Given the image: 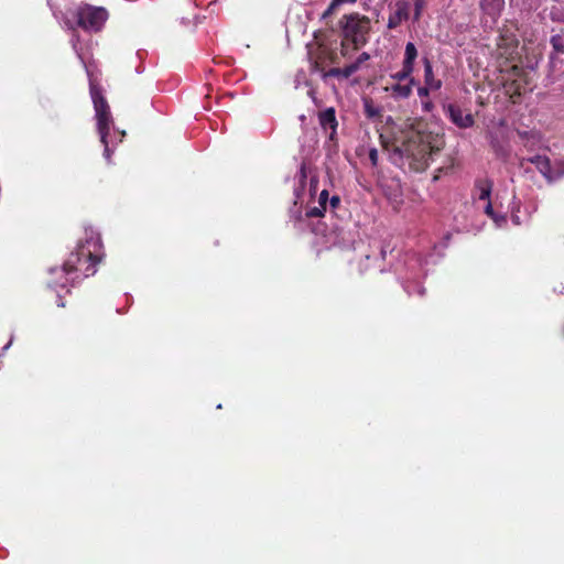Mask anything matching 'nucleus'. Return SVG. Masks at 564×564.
<instances>
[{"label": "nucleus", "instance_id": "26", "mask_svg": "<svg viewBox=\"0 0 564 564\" xmlns=\"http://www.w3.org/2000/svg\"><path fill=\"white\" fill-rule=\"evenodd\" d=\"M430 90H432L431 87H429L427 85H424V86L417 88V95L422 99L427 98L430 95Z\"/></svg>", "mask_w": 564, "mask_h": 564}, {"label": "nucleus", "instance_id": "27", "mask_svg": "<svg viewBox=\"0 0 564 564\" xmlns=\"http://www.w3.org/2000/svg\"><path fill=\"white\" fill-rule=\"evenodd\" d=\"M485 214L488 215L490 218H492L495 221H498V218L494 212V208H492V205H491V202H487V205L485 207Z\"/></svg>", "mask_w": 564, "mask_h": 564}, {"label": "nucleus", "instance_id": "30", "mask_svg": "<svg viewBox=\"0 0 564 564\" xmlns=\"http://www.w3.org/2000/svg\"><path fill=\"white\" fill-rule=\"evenodd\" d=\"M369 159L373 165L377 164L378 161V151L376 149H371L369 152Z\"/></svg>", "mask_w": 564, "mask_h": 564}, {"label": "nucleus", "instance_id": "1", "mask_svg": "<svg viewBox=\"0 0 564 564\" xmlns=\"http://www.w3.org/2000/svg\"><path fill=\"white\" fill-rule=\"evenodd\" d=\"M97 249L98 242L94 239H87L84 243H79L61 269L53 268L50 270V273L58 279L50 281L48 285L66 288L70 280L74 282L94 275L96 267L100 262Z\"/></svg>", "mask_w": 564, "mask_h": 564}, {"label": "nucleus", "instance_id": "5", "mask_svg": "<svg viewBox=\"0 0 564 564\" xmlns=\"http://www.w3.org/2000/svg\"><path fill=\"white\" fill-rule=\"evenodd\" d=\"M532 68L527 69L519 65H512L502 76L505 93L511 98L512 102H517V98L532 90Z\"/></svg>", "mask_w": 564, "mask_h": 564}, {"label": "nucleus", "instance_id": "3", "mask_svg": "<svg viewBox=\"0 0 564 564\" xmlns=\"http://www.w3.org/2000/svg\"><path fill=\"white\" fill-rule=\"evenodd\" d=\"M370 30L371 21L367 15L358 12L344 14L338 21L341 56L347 57L366 45Z\"/></svg>", "mask_w": 564, "mask_h": 564}, {"label": "nucleus", "instance_id": "9", "mask_svg": "<svg viewBox=\"0 0 564 564\" xmlns=\"http://www.w3.org/2000/svg\"><path fill=\"white\" fill-rule=\"evenodd\" d=\"M445 111L449 120L458 128H470L475 123L474 116L470 112H465L458 105L449 104Z\"/></svg>", "mask_w": 564, "mask_h": 564}, {"label": "nucleus", "instance_id": "25", "mask_svg": "<svg viewBox=\"0 0 564 564\" xmlns=\"http://www.w3.org/2000/svg\"><path fill=\"white\" fill-rule=\"evenodd\" d=\"M327 202H328V191L323 189L318 197V205L326 208Z\"/></svg>", "mask_w": 564, "mask_h": 564}, {"label": "nucleus", "instance_id": "14", "mask_svg": "<svg viewBox=\"0 0 564 564\" xmlns=\"http://www.w3.org/2000/svg\"><path fill=\"white\" fill-rule=\"evenodd\" d=\"M479 6L486 14L497 19L505 8V0H481Z\"/></svg>", "mask_w": 564, "mask_h": 564}, {"label": "nucleus", "instance_id": "23", "mask_svg": "<svg viewBox=\"0 0 564 564\" xmlns=\"http://www.w3.org/2000/svg\"><path fill=\"white\" fill-rule=\"evenodd\" d=\"M424 8V1L423 0H415L414 1V21H419L422 14Z\"/></svg>", "mask_w": 564, "mask_h": 564}, {"label": "nucleus", "instance_id": "8", "mask_svg": "<svg viewBox=\"0 0 564 564\" xmlns=\"http://www.w3.org/2000/svg\"><path fill=\"white\" fill-rule=\"evenodd\" d=\"M552 52L550 53V65L552 69L561 68L564 65V30L553 34L550 39Z\"/></svg>", "mask_w": 564, "mask_h": 564}, {"label": "nucleus", "instance_id": "10", "mask_svg": "<svg viewBox=\"0 0 564 564\" xmlns=\"http://www.w3.org/2000/svg\"><path fill=\"white\" fill-rule=\"evenodd\" d=\"M525 162L535 165L536 170L543 175V177L549 183H552L554 181L551 161L546 155H534L528 159H522L520 161V166L524 167Z\"/></svg>", "mask_w": 564, "mask_h": 564}, {"label": "nucleus", "instance_id": "12", "mask_svg": "<svg viewBox=\"0 0 564 564\" xmlns=\"http://www.w3.org/2000/svg\"><path fill=\"white\" fill-rule=\"evenodd\" d=\"M410 15V4L406 1H398L395 10L389 15L388 29H397L403 21L408 20Z\"/></svg>", "mask_w": 564, "mask_h": 564}, {"label": "nucleus", "instance_id": "2", "mask_svg": "<svg viewBox=\"0 0 564 564\" xmlns=\"http://www.w3.org/2000/svg\"><path fill=\"white\" fill-rule=\"evenodd\" d=\"M445 145L444 137L432 131L412 132L401 144L394 147V153L409 160L415 172L425 171Z\"/></svg>", "mask_w": 564, "mask_h": 564}, {"label": "nucleus", "instance_id": "21", "mask_svg": "<svg viewBox=\"0 0 564 564\" xmlns=\"http://www.w3.org/2000/svg\"><path fill=\"white\" fill-rule=\"evenodd\" d=\"M414 68L410 67V66H406L404 64H402V68L401 70L397 72L395 74H393L391 77L398 82H402V80H405V79H409L410 78H413L411 75L413 73Z\"/></svg>", "mask_w": 564, "mask_h": 564}, {"label": "nucleus", "instance_id": "28", "mask_svg": "<svg viewBox=\"0 0 564 564\" xmlns=\"http://www.w3.org/2000/svg\"><path fill=\"white\" fill-rule=\"evenodd\" d=\"M329 205L332 209H336L340 205V197L338 195L330 197Z\"/></svg>", "mask_w": 564, "mask_h": 564}, {"label": "nucleus", "instance_id": "22", "mask_svg": "<svg viewBox=\"0 0 564 564\" xmlns=\"http://www.w3.org/2000/svg\"><path fill=\"white\" fill-rule=\"evenodd\" d=\"M326 212L325 207L318 206V207H312L306 212V216L308 218H318L323 217Z\"/></svg>", "mask_w": 564, "mask_h": 564}, {"label": "nucleus", "instance_id": "6", "mask_svg": "<svg viewBox=\"0 0 564 564\" xmlns=\"http://www.w3.org/2000/svg\"><path fill=\"white\" fill-rule=\"evenodd\" d=\"M107 19L108 12L101 7L86 4L77 12V24L86 31H100Z\"/></svg>", "mask_w": 564, "mask_h": 564}, {"label": "nucleus", "instance_id": "31", "mask_svg": "<svg viewBox=\"0 0 564 564\" xmlns=\"http://www.w3.org/2000/svg\"><path fill=\"white\" fill-rule=\"evenodd\" d=\"M305 180H306L305 165H302V166H301V181H302V182H305Z\"/></svg>", "mask_w": 564, "mask_h": 564}, {"label": "nucleus", "instance_id": "16", "mask_svg": "<svg viewBox=\"0 0 564 564\" xmlns=\"http://www.w3.org/2000/svg\"><path fill=\"white\" fill-rule=\"evenodd\" d=\"M355 73L356 65H347L344 68L334 67L324 72L323 79H326L327 77L349 78Z\"/></svg>", "mask_w": 564, "mask_h": 564}, {"label": "nucleus", "instance_id": "20", "mask_svg": "<svg viewBox=\"0 0 564 564\" xmlns=\"http://www.w3.org/2000/svg\"><path fill=\"white\" fill-rule=\"evenodd\" d=\"M357 0H332L328 8L323 12L322 19L326 20L329 18L336 9L344 3H355Z\"/></svg>", "mask_w": 564, "mask_h": 564}, {"label": "nucleus", "instance_id": "4", "mask_svg": "<svg viewBox=\"0 0 564 564\" xmlns=\"http://www.w3.org/2000/svg\"><path fill=\"white\" fill-rule=\"evenodd\" d=\"M89 76V93L94 104V109L96 112L97 119V130L100 135V141L104 144V156L109 160L111 155V150L108 143V134L110 131V124L112 122L110 107L107 102V99L104 96L102 87L93 78V76L88 73Z\"/></svg>", "mask_w": 564, "mask_h": 564}, {"label": "nucleus", "instance_id": "11", "mask_svg": "<svg viewBox=\"0 0 564 564\" xmlns=\"http://www.w3.org/2000/svg\"><path fill=\"white\" fill-rule=\"evenodd\" d=\"M318 122L324 131H330L329 140H335L338 127L335 108L329 107L323 111H319Z\"/></svg>", "mask_w": 564, "mask_h": 564}, {"label": "nucleus", "instance_id": "32", "mask_svg": "<svg viewBox=\"0 0 564 564\" xmlns=\"http://www.w3.org/2000/svg\"><path fill=\"white\" fill-rule=\"evenodd\" d=\"M120 134H121V138H123L126 135V132L121 131ZM120 141H122V139H120Z\"/></svg>", "mask_w": 564, "mask_h": 564}, {"label": "nucleus", "instance_id": "7", "mask_svg": "<svg viewBox=\"0 0 564 564\" xmlns=\"http://www.w3.org/2000/svg\"><path fill=\"white\" fill-rule=\"evenodd\" d=\"M518 39L510 30H501L497 37V50L501 57L511 58L518 48Z\"/></svg>", "mask_w": 564, "mask_h": 564}, {"label": "nucleus", "instance_id": "19", "mask_svg": "<svg viewBox=\"0 0 564 564\" xmlns=\"http://www.w3.org/2000/svg\"><path fill=\"white\" fill-rule=\"evenodd\" d=\"M416 57H417L416 46L414 45V43L408 42L405 45L404 58H403L402 64L414 68V63H415Z\"/></svg>", "mask_w": 564, "mask_h": 564}, {"label": "nucleus", "instance_id": "13", "mask_svg": "<svg viewBox=\"0 0 564 564\" xmlns=\"http://www.w3.org/2000/svg\"><path fill=\"white\" fill-rule=\"evenodd\" d=\"M413 85H415V79L410 78L408 84H392L391 86L387 87L386 90L389 91L390 95L395 99H405L412 94Z\"/></svg>", "mask_w": 564, "mask_h": 564}, {"label": "nucleus", "instance_id": "18", "mask_svg": "<svg viewBox=\"0 0 564 564\" xmlns=\"http://www.w3.org/2000/svg\"><path fill=\"white\" fill-rule=\"evenodd\" d=\"M323 55L324 56H318V58L314 63V69L316 72H319L322 75L324 74V72H326L325 70V66H324V63H325L326 59L329 63H332V64L338 63V56H337V54L335 52H333V51H328V52L323 51Z\"/></svg>", "mask_w": 564, "mask_h": 564}, {"label": "nucleus", "instance_id": "29", "mask_svg": "<svg viewBox=\"0 0 564 564\" xmlns=\"http://www.w3.org/2000/svg\"><path fill=\"white\" fill-rule=\"evenodd\" d=\"M422 107L424 111L430 112L434 108V104L429 99L422 100Z\"/></svg>", "mask_w": 564, "mask_h": 564}, {"label": "nucleus", "instance_id": "17", "mask_svg": "<svg viewBox=\"0 0 564 564\" xmlns=\"http://www.w3.org/2000/svg\"><path fill=\"white\" fill-rule=\"evenodd\" d=\"M475 189L477 192L478 199L489 202L492 182L489 180H478L475 183Z\"/></svg>", "mask_w": 564, "mask_h": 564}, {"label": "nucleus", "instance_id": "15", "mask_svg": "<svg viewBox=\"0 0 564 564\" xmlns=\"http://www.w3.org/2000/svg\"><path fill=\"white\" fill-rule=\"evenodd\" d=\"M424 64V84L431 87L432 90H438L442 87V82L435 78L433 66L429 58L423 59Z\"/></svg>", "mask_w": 564, "mask_h": 564}, {"label": "nucleus", "instance_id": "24", "mask_svg": "<svg viewBox=\"0 0 564 564\" xmlns=\"http://www.w3.org/2000/svg\"><path fill=\"white\" fill-rule=\"evenodd\" d=\"M370 58L369 54L364 52L361 53L354 63L349 65H356V72L360 68L361 64Z\"/></svg>", "mask_w": 564, "mask_h": 564}]
</instances>
